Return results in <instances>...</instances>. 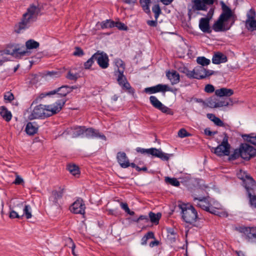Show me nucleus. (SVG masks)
Masks as SVG:
<instances>
[{
  "label": "nucleus",
  "mask_w": 256,
  "mask_h": 256,
  "mask_svg": "<svg viewBox=\"0 0 256 256\" xmlns=\"http://www.w3.org/2000/svg\"><path fill=\"white\" fill-rule=\"evenodd\" d=\"M152 11L154 13L155 19H158L161 13V9L158 4H154L152 8Z\"/></svg>",
  "instance_id": "47"
},
{
  "label": "nucleus",
  "mask_w": 256,
  "mask_h": 256,
  "mask_svg": "<svg viewBox=\"0 0 256 256\" xmlns=\"http://www.w3.org/2000/svg\"><path fill=\"white\" fill-rule=\"evenodd\" d=\"M4 98L6 100H8L9 102H11L14 99V96L12 93L10 92H8L4 94Z\"/></svg>",
  "instance_id": "59"
},
{
  "label": "nucleus",
  "mask_w": 256,
  "mask_h": 256,
  "mask_svg": "<svg viewBox=\"0 0 256 256\" xmlns=\"http://www.w3.org/2000/svg\"><path fill=\"white\" fill-rule=\"evenodd\" d=\"M74 130L72 136L74 138H77L84 134L85 126H74L71 128Z\"/></svg>",
  "instance_id": "29"
},
{
  "label": "nucleus",
  "mask_w": 256,
  "mask_h": 256,
  "mask_svg": "<svg viewBox=\"0 0 256 256\" xmlns=\"http://www.w3.org/2000/svg\"><path fill=\"white\" fill-rule=\"evenodd\" d=\"M166 76L172 85L180 82V74L176 70H172V72L168 71L166 72Z\"/></svg>",
  "instance_id": "25"
},
{
  "label": "nucleus",
  "mask_w": 256,
  "mask_h": 256,
  "mask_svg": "<svg viewBox=\"0 0 256 256\" xmlns=\"http://www.w3.org/2000/svg\"><path fill=\"white\" fill-rule=\"evenodd\" d=\"M67 100L66 98L58 100L54 104L53 106L52 105L38 104L34 108L28 118L30 120L44 119L51 116L60 111Z\"/></svg>",
  "instance_id": "2"
},
{
  "label": "nucleus",
  "mask_w": 256,
  "mask_h": 256,
  "mask_svg": "<svg viewBox=\"0 0 256 256\" xmlns=\"http://www.w3.org/2000/svg\"><path fill=\"white\" fill-rule=\"evenodd\" d=\"M165 182L167 184H170L172 186H178L180 185V182L175 178H170L166 176L164 179Z\"/></svg>",
  "instance_id": "38"
},
{
  "label": "nucleus",
  "mask_w": 256,
  "mask_h": 256,
  "mask_svg": "<svg viewBox=\"0 0 256 256\" xmlns=\"http://www.w3.org/2000/svg\"><path fill=\"white\" fill-rule=\"evenodd\" d=\"M148 216L152 222L158 224L159 222L160 219L162 217V214L160 212H158L156 214L152 212H150L148 214Z\"/></svg>",
  "instance_id": "30"
},
{
  "label": "nucleus",
  "mask_w": 256,
  "mask_h": 256,
  "mask_svg": "<svg viewBox=\"0 0 256 256\" xmlns=\"http://www.w3.org/2000/svg\"><path fill=\"white\" fill-rule=\"evenodd\" d=\"M40 9L38 6L34 4H30L28 8L27 11L22 16L21 22L14 27V32L17 34H20L22 30H24L28 28V24L34 18L38 15Z\"/></svg>",
  "instance_id": "5"
},
{
  "label": "nucleus",
  "mask_w": 256,
  "mask_h": 256,
  "mask_svg": "<svg viewBox=\"0 0 256 256\" xmlns=\"http://www.w3.org/2000/svg\"><path fill=\"white\" fill-rule=\"evenodd\" d=\"M84 134L88 138H99L102 140H106V138L103 134L100 133L99 130L92 128H86L85 126Z\"/></svg>",
  "instance_id": "15"
},
{
  "label": "nucleus",
  "mask_w": 256,
  "mask_h": 256,
  "mask_svg": "<svg viewBox=\"0 0 256 256\" xmlns=\"http://www.w3.org/2000/svg\"><path fill=\"white\" fill-rule=\"evenodd\" d=\"M70 94L68 88V85H63L53 90L50 94H56L58 97H65Z\"/></svg>",
  "instance_id": "21"
},
{
  "label": "nucleus",
  "mask_w": 256,
  "mask_h": 256,
  "mask_svg": "<svg viewBox=\"0 0 256 256\" xmlns=\"http://www.w3.org/2000/svg\"><path fill=\"white\" fill-rule=\"evenodd\" d=\"M234 92L232 89L226 88H222L218 89L215 91V94L220 97H229L234 94Z\"/></svg>",
  "instance_id": "23"
},
{
  "label": "nucleus",
  "mask_w": 256,
  "mask_h": 256,
  "mask_svg": "<svg viewBox=\"0 0 256 256\" xmlns=\"http://www.w3.org/2000/svg\"><path fill=\"white\" fill-rule=\"evenodd\" d=\"M254 134H244L242 136L244 139L248 142L256 146V135Z\"/></svg>",
  "instance_id": "36"
},
{
  "label": "nucleus",
  "mask_w": 256,
  "mask_h": 256,
  "mask_svg": "<svg viewBox=\"0 0 256 256\" xmlns=\"http://www.w3.org/2000/svg\"><path fill=\"white\" fill-rule=\"evenodd\" d=\"M145 220L146 222H148L149 220L148 218L146 216L140 215V216L136 218V220H134V222H138L140 220Z\"/></svg>",
  "instance_id": "61"
},
{
  "label": "nucleus",
  "mask_w": 256,
  "mask_h": 256,
  "mask_svg": "<svg viewBox=\"0 0 256 256\" xmlns=\"http://www.w3.org/2000/svg\"><path fill=\"white\" fill-rule=\"evenodd\" d=\"M116 65L118 67V68L120 69L121 70H124L125 68V64L124 62L122 60H119L116 62Z\"/></svg>",
  "instance_id": "63"
},
{
  "label": "nucleus",
  "mask_w": 256,
  "mask_h": 256,
  "mask_svg": "<svg viewBox=\"0 0 256 256\" xmlns=\"http://www.w3.org/2000/svg\"><path fill=\"white\" fill-rule=\"evenodd\" d=\"M210 197L209 196H202L198 197H194V200H198L196 206L203 210L208 212L212 214L218 216L220 212L217 209L214 207L210 201Z\"/></svg>",
  "instance_id": "7"
},
{
  "label": "nucleus",
  "mask_w": 256,
  "mask_h": 256,
  "mask_svg": "<svg viewBox=\"0 0 256 256\" xmlns=\"http://www.w3.org/2000/svg\"><path fill=\"white\" fill-rule=\"evenodd\" d=\"M204 91L208 93H212L214 92V87L210 84H208L205 86Z\"/></svg>",
  "instance_id": "56"
},
{
  "label": "nucleus",
  "mask_w": 256,
  "mask_h": 256,
  "mask_svg": "<svg viewBox=\"0 0 256 256\" xmlns=\"http://www.w3.org/2000/svg\"><path fill=\"white\" fill-rule=\"evenodd\" d=\"M218 98L216 96L209 98L207 100L208 106L211 108H216Z\"/></svg>",
  "instance_id": "39"
},
{
  "label": "nucleus",
  "mask_w": 256,
  "mask_h": 256,
  "mask_svg": "<svg viewBox=\"0 0 256 256\" xmlns=\"http://www.w3.org/2000/svg\"><path fill=\"white\" fill-rule=\"evenodd\" d=\"M178 206L181 210L180 213L183 221L192 226L198 227L196 223L200 218L194 206L190 204L181 203L178 204Z\"/></svg>",
  "instance_id": "4"
},
{
  "label": "nucleus",
  "mask_w": 256,
  "mask_h": 256,
  "mask_svg": "<svg viewBox=\"0 0 256 256\" xmlns=\"http://www.w3.org/2000/svg\"><path fill=\"white\" fill-rule=\"evenodd\" d=\"M94 60H96L99 66L102 69L106 68L109 66V58L108 54L103 51L98 50L94 54Z\"/></svg>",
  "instance_id": "10"
},
{
  "label": "nucleus",
  "mask_w": 256,
  "mask_h": 256,
  "mask_svg": "<svg viewBox=\"0 0 256 256\" xmlns=\"http://www.w3.org/2000/svg\"><path fill=\"white\" fill-rule=\"evenodd\" d=\"M116 159L122 168H127L129 166V160L124 152H118Z\"/></svg>",
  "instance_id": "18"
},
{
  "label": "nucleus",
  "mask_w": 256,
  "mask_h": 256,
  "mask_svg": "<svg viewBox=\"0 0 256 256\" xmlns=\"http://www.w3.org/2000/svg\"><path fill=\"white\" fill-rule=\"evenodd\" d=\"M66 169L73 176H76L77 175H79L80 174L79 168L76 164H68L67 166Z\"/></svg>",
  "instance_id": "33"
},
{
  "label": "nucleus",
  "mask_w": 256,
  "mask_h": 256,
  "mask_svg": "<svg viewBox=\"0 0 256 256\" xmlns=\"http://www.w3.org/2000/svg\"><path fill=\"white\" fill-rule=\"evenodd\" d=\"M120 86L123 90L127 91L129 94H133L134 93V89L130 86L128 80Z\"/></svg>",
  "instance_id": "40"
},
{
  "label": "nucleus",
  "mask_w": 256,
  "mask_h": 256,
  "mask_svg": "<svg viewBox=\"0 0 256 256\" xmlns=\"http://www.w3.org/2000/svg\"><path fill=\"white\" fill-rule=\"evenodd\" d=\"M214 10H215L214 6H212L210 8V10L207 14V15L205 18H208V19H210V20L212 18V17L214 15Z\"/></svg>",
  "instance_id": "58"
},
{
  "label": "nucleus",
  "mask_w": 256,
  "mask_h": 256,
  "mask_svg": "<svg viewBox=\"0 0 256 256\" xmlns=\"http://www.w3.org/2000/svg\"><path fill=\"white\" fill-rule=\"evenodd\" d=\"M9 213H10L9 214V218L11 219H14L15 218L22 219L24 216V214H22L21 216L19 215L18 212H16L15 210L12 209L11 208H10V210Z\"/></svg>",
  "instance_id": "45"
},
{
  "label": "nucleus",
  "mask_w": 256,
  "mask_h": 256,
  "mask_svg": "<svg viewBox=\"0 0 256 256\" xmlns=\"http://www.w3.org/2000/svg\"><path fill=\"white\" fill-rule=\"evenodd\" d=\"M196 62L200 65V66L204 67L208 66L210 64V61L204 56H198L196 58Z\"/></svg>",
  "instance_id": "37"
},
{
  "label": "nucleus",
  "mask_w": 256,
  "mask_h": 256,
  "mask_svg": "<svg viewBox=\"0 0 256 256\" xmlns=\"http://www.w3.org/2000/svg\"><path fill=\"white\" fill-rule=\"evenodd\" d=\"M249 198V204L251 207L256 208V195L254 190L247 192Z\"/></svg>",
  "instance_id": "32"
},
{
  "label": "nucleus",
  "mask_w": 256,
  "mask_h": 256,
  "mask_svg": "<svg viewBox=\"0 0 256 256\" xmlns=\"http://www.w3.org/2000/svg\"><path fill=\"white\" fill-rule=\"evenodd\" d=\"M153 149L154 148L146 149L140 147H138L136 148V150L138 153H140L142 154H147L152 156V154L153 153Z\"/></svg>",
  "instance_id": "42"
},
{
  "label": "nucleus",
  "mask_w": 256,
  "mask_h": 256,
  "mask_svg": "<svg viewBox=\"0 0 256 256\" xmlns=\"http://www.w3.org/2000/svg\"><path fill=\"white\" fill-rule=\"evenodd\" d=\"M240 148L242 150V158L244 160H248L256 156V149L252 146L244 143L240 145Z\"/></svg>",
  "instance_id": "9"
},
{
  "label": "nucleus",
  "mask_w": 256,
  "mask_h": 256,
  "mask_svg": "<svg viewBox=\"0 0 256 256\" xmlns=\"http://www.w3.org/2000/svg\"><path fill=\"white\" fill-rule=\"evenodd\" d=\"M14 46V44H10L7 46V48L4 50L2 51H0V52L2 53V54H10L12 56H14V54L13 53V50L12 52H11L10 50L8 49V48H12Z\"/></svg>",
  "instance_id": "50"
},
{
  "label": "nucleus",
  "mask_w": 256,
  "mask_h": 256,
  "mask_svg": "<svg viewBox=\"0 0 256 256\" xmlns=\"http://www.w3.org/2000/svg\"><path fill=\"white\" fill-rule=\"evenodd\" d=\"M215 120L214 122V124L218 126H224L225 124L219 118H217L216 119H214Z\"/></svg>",
  "instance_id": "62"
},
{
  "label": "nucleus",
  "mask_w": 256,
  "mask_h": 256,
  "mask_svg": "<svg viewBox=\"0 0 256 256\" xmlns=\"http://www.w3.org/2000/svg\"><path fill=\"white\" fill-rule=\"evenodd\" d=\"M75 50L73 53V55L76 56H82L84 54V52L82 49L78 46H76L75 48Z\"/></svg>",
  "instance_id": "52"
},
{
  "label": "nucleus",
  "mask_w": 256,
  "mask_h": 256,
  "mask_svg": "<svg viewBox=\"0 0 256 256\" xmlns=\"http://www.w3.org/2000/svg\"><path fill=\"white\" fill-rule=\"evenodd\" d=\"M182 72L183 73L185 74L186 76L188 78H189L190 79L194 78V70H190L188 68H184Z\"/></svg>",
  "instance_id": "48"
},
{
  "label": "nucleus",
  "mask_w": 256,
  "mask_h": 256,
  "mask_svg": "<svg viewBox=\"0 0 256 256\" xmlns=\"http://www.w3.org/2000/svg\"><path fill=\"white\" fill-rule=\"evenodd\" d=\"M51 93V91L49 92H46V93H42L41 94L40 96L37 98L35 100H34L32 102V104L36 102H37V101H38V100H41L42 99L46 97V96H52V95H53L52 94H49Z\"/></svg>",
  "instance_id": "57"
},
{
  "label": "nucleus",
  "mask_w": 256,
  "mask_h": 256,
  "mask_svg": "<svg viewBox=\"0 0 256 256\" xmlns=\"http://www.w3.org/2000/svg\"><path fill=\"white\" fill-rule=\"evenodd\" d=\"M167 232H168V236H177V234L175 232V230L173 228H167Z\"/></svg>",
  "instance_id": "64"
},
{
  "label": "nucleus",
  "mask_w": 256,
  "mask_h": 256,
  "mask_svg": "<svg viewBox=\"0 0 256 256\" xmlns=\"http://www.w3.org/2000/svg\"><path fill=\"white\" fill-rule=\"evenodd\" d=\"M248 175L249 174L247 172L242 170H240V172L237 174L238 178L242 180V182H243L244 180L248 176Z\"/></svg>",
  "instance_id": "54"
},
{
  "label": "nucleus",
  "mask_w": 256,
  "mask_h": 256,
  "mask_svg": "<svg viewBox=\"0 0 256 256\" xmlns=\"http://www.w3.org/2000/svg\"><path fill=\"white\" fill-rule=\"evenodd\" d=\"M216 0H192V4L188 6V15L189 20L192 18L194 14H199L198 11H207L208 6L213 5Z\"/></svg>",
  "instance_id": "6"
},
{
  "label": "nucleus",
  "mask_w": 256,
  "mask_h": 256,
  "mask_svg": "<svg viewBox=\"0 0 256 256\" xmlns=\"http://www.w3.org/2000/svg\"><path fill=\"white\" fill-rule=\"evenodd\" d=\"M0 114L2 118L6 121L10 122L12 118V114L10 111L8 110L4 106L0 107Z\"/></svg>",
  "instance_id": "26"
},
{
  "label": "nucleus",
  "mask_w": 256,
  "mask_h": 256,
  "mask_svg": "<svg viewBox=\"0 0 256 256\" xmlns=\"http://www.w3.org/2000/svg\"><path fill=\"white\" fill-rule=\"evenodd\" d=\"M256 12L254 10L250 9L249 13L247 14V20L246 24L248 30L252 31L256 30V20H254Z\"/></svg>",
  "instance_id": "16"
},
{
  "label": "nucleus",
  "mask_w": 256,
  "mask_h": 256,
  "mask_svg": "<svg viewBox=\"0 0 256 256\" xmlns=\"http://www.w3.org/2000/svg\"><path fill=\"white\" fill-rule=\"evenodd\" d=\"M13 183L16 185L22 184L24 183V181L20 176L18 175Z\"/></svg>",
  "instance_id": "60"
},
{
  "label": "nucleus",
  "mask_w": 256,
  "mask_h": 256,
  "mask_svg": "<svg viewBox=\"0 0 256 256\" xmlns=\"http://www.w3.org/2000/svg\"><path fill=\"white\" fill-rule=\"evenodd\" d=\"M140 2L144 10L150 12V4L151 2L150 0H140Z\"/></svg>",
  "instance_id": "46"
},
{
  "label": "nucleus",
  "mask_w": 256,
  "mask_h": 256,
  "mask_svg": "<svg viewBox=\"0 0 256 256\" xmlns=\"http://www.w3.org/2000/svg\"><path fill=\"white\" fill-rule=\"evenodd\" d=\"M224 137L222 143L216 148H212L211 150L212 152L218 156H229L228 160H236L240 157L242 158V150L240 146L238 148L235 149L234 152L230 155V145L228 142V136L226 132H224Z\"/></svg>",
  "instance_id": "3"
},
{
  "label": "nucleus",
  "mask_w": 256,
  "mask_h": 256,
  "mask_svg": "<svg viewBox=\"0 0 256 256\" xmlns=\"http://www.w3.org/2000/svg\"><path fill=\"white\" fill-rule=\"evenodd\" d=\"M150 102L152 106L156 109L160 110L162 112L166 114L172 116L174 114L173 110L170 108L163 104L156 96H151L150 98Z\"/></svg>",
  "instance_id": "8"
},
{
  "label": "nucleus",
  "mask_w": 256,
  "mask_h": 256,
  "mask_svg": "<svg viewBox=\"0 0 256 256\" xmlns=\"http://www.w3.org/2000/svg\"><path fill=\"white\" fill-rule=\"evenodd\" d=\"M100 26L101 29L112 28H114V20L110 19L106 20L102 22H98L96 24V26Z\"/></svg>",
  "instance_id": "27"
},
{
  "label": "nucleus",
  "mask_w": 256,
  "mask_h": 256,
  "mask_svg": "<svg viewBox=\"0 0 256 256\" xmlns=\"http://www.w3.org/2000/svg\"><path fill=\"white\" fill-rule=\"evenodd\" d=\"M116 72L118 73L117 81L118 84L120 86L127 81L126 78L124 74V70L118 68Z\"/></svg>",
  "instance_id": "31"
},
{
  "label": "nucleus",
  "mask_w": 256,
  "mask_h": 256,
  "mask_svg": "<svg viewBox=\"0 0 256 256\" xmlns=\"http://www.w3.org/2000/svg\"><path fill=\"white\" fill-rule=\"evenodd\" d=\"M66 78L70 80H76L78 77L76 74H72L69 71L66 76Z\"/></svg>",
  "instance_id": "55"
},
{
  "label": "nucleus",
  "mask_w": 256,
  "mask_h": 256,
  "mask_svg": "<svg viewBox=\"0 0 256 256\" xmlns=\"http://www.w3.org/2000/svg\"><path fill=\"white\" fill-rule=\"evenodd\" d=\"M85 209V204L82 198H78L70 207V212L76 214H84Z\"/></svg>",
  "instance_id": "12"
},
{
  "label": "nucleus",
  "mask_w": 256,
  "mask_h": 256,
  "mask_svg": "<svg viewBox=\"0 0 256 256\" xmlns=\"http://www.w3.org/2000/svg\"><path fill=\"white\" fill-rule=\"evenodd\" d=\"M38 128L39 126L36 122H28L26 125L25 131L29 136H32L38 132Z\"/></svg>",
  "instance_id": "20"
},
{
  "label": "nucleus",
  "mask_w": 256,
  "mask_h": 256,
  "mask_svg": "<svg viewBox=\"0 0 256 256\" xmlns=\"http://www.w3.org/2000/svg\"><path fill=\"white\" fill-rule=\"evenodd\" d=\"M94 54L92 55L91 58H90L84 64V69L86 70H90L94 63Z\"/></svg>",
  "instance_id": "44"
},
{
  "label": "nucleus",
  "mask_w": 256,
  "mask_h": 256,
  "mask_svg": "<svg viewBox=\"0 0 256 256\" xmlns=\"http://www.w3.org/2000/svg\"><path fill=\"white\" fill-rule=\"evenodd\" d=\"M65 245L70 248H75L76 245L72 238L70 237L66 238L64 239Z\"/></svg>",
  "instance_id": "49"
},
{
  "label": "nucleus",
  "mask_w": 256,
  "mask_h": 256,
  "mask_svg": "<svg viewBox=\"0 0 256 256\" xmlns=\"http://www.w3.org/2000/svg\"><path fill=\"white\" fill-rule=\"evenodd\" d=\"M25 48L24 46L23 45L21 46H20L19 44H17L14 46V48L13 49V53L14 55L16 54V56H26L28 52L26 50H24Z\"/></svg>",
  "instance_id": "28"
},
{
  "label": "nucleus",
  "mask_w": 256,
  "mask_h": 256,
  "mask_svg": "<svg viewBox=\"0 0 256 256\" xmlns=\"http://www.w3.org/2000/svg\"><path fill=\"white\" fill-rule=\"evenodd\" d=\"M194 78L197 80H202L212 76L215 74V72L212 70L206 69L202 66H197L194 68Z\"/></svg>",
  "instance_id": "11"
},
{
  "label": "nucleus",
  "mask_w": 256,
  "mask_h": 256,
  "mask_svg": "<svg viewBox=\"0 0 256 256\" xmlns=\"http://www.w3.org/2000/svg\"><path fill=\"white\" fill-rule=\"evenodd\" d=\"M178 136L181 138H184L191 136V134L188 132L186 129L182 128L178 132Z\"/></svg>",
  "instance_id": "51"
},
{
  "label": "nucleus",
  "mask_w": 256,
  "mask_h": 256,
  "mask_svg": "<svg viewBox=\"0 0 256 256\" xmlns=\"http://www.w3.org/2000/svg\"><path fill=\"white\" fill-rule=\"evenodd\" d=\"M240 232L246 236L248 242L256 243V227H240Z\"/></svg>",
  "instance_id": "14"
},
{
  "label": "nucleus",
  "mask_w": 256,
  "mask_h": 256,
  "mask_svg": "<svg viewBox=\"0 0 256 256\" xmlns=\"http://www.w3.org/2000/svg\"><path fill=\"white\" fill-rule=\"evenodd\" d=\"M166 92H172V90L168 85L162 84H158L155 86L146 88L144 90V92L148 94L160 92L164 93Z\"/></svg>",
  "instance_id": "13"
},
{
  "label": "nucleus",
  "mask_w": 256,
  "mask_h": 256,
  "mask_svg": "<svg viewBox=\"0 0 256 256\" xmlns=\"http://www.w3.org/2000/svg\"><path fill=\"white\" fill-rule=\"evenodd\" d=\"M228 61L226 56L220 52H216L212 56V62L214 64H218Z\"/></svg>",
  "instance_id": "22"
},
{
  "label": "nucleus",
  "mask_w": 256,
  "mask_h": 256,
  "mask_svg": "<svg viewBox=\"0 0 256 256\" xmlns=\"http://www.w3.org/2000/svg\"><path fill=\"white\" fill-rule=\"evenodd\" d=\"M31 208L29 205H24L23 208V214L25 215L27 219H29L32 218V215L30 212Z\"/></svg>",
  "instance_id": "43"
},
{
  "label": "nucleus",
  "mask_w": 256,
  "mask_h": 256,
  "mask_svg": "<svg viewBox=\"0 0 256 256\" xmlns=\"http://www.w3.org/2000/svg\"><path fill=\"white\" fill-rule=\"evenodd\" d=\"M64 190V188H62L60 191L54 190L52 191V194L49 198L50 201L52 202V204L57 208L60 207L58 200L62 198Z\"/></svg>",
  "instance_id": "17"
},
{
  "label": "nucleus",
  "mask_w": 256,
  "mask_h": 256,
  "mask_svg": "<svg viewBox=\"0 0 256 256\" xmlns=\"http://www.w3.org/2000/svg\"><path fill=\"white\" fill-rule=\"evenodd\" d=\"M222 12L212 27L210 24V19L202 18L199 20L200 29L204 33L210 34L213 30L216 32H226L234 24L236 16L232 9L224 2H220Z\"/></svg>",
  "instance_id": "1"
},
{
  "label": "nucleus",
  "mask_w": 256,
  "mask_h": 256,
  "mask_svg": "<svg viewBox=\"0 0 256 256\" xmlns=\"http://www.w3.org/2000/svg\"><path fill=\"white\" fill-rule=\"evenodd\" d=\"M242 186L245 188L247 192L254 190L256 188V182L253 178L248 175L242 182Z\"/></svg>",
  "instance_id": "19"
},
{
  "label": "nucleus",
  "mask_w": 256,
  "mask_h": 256,
  "mask_svg": "<svg viewBox=\"0 0 256 256\" xmlns=\"http://www.w3.org/2000/svg\"><path fill=\"white\" fill-rule=\"evenodd\" d=\"M114 27L117 28L120 30H128V27L123 22H114Z\"/></svg>",
  "instance_id": "41"
},
{
  "label": "nucleus",
  "mask_w": 256,
  "mask_h": 256,
  "mask_svg": "<svg viewBox=\"0 0 256 256\" xmlns=\"http://www.w3.org/2000/svg\"><path fill=\"white\" fill-rule=\"evenodd\" d=\"M40 46L38 42L34 40L30 39L26 42V47L28 50H31L38 48Z\"/></svg>",
  "instance_id": "35"
},
{
  "label": "nucleus",
  "mask_w": 256,
  "mask_h": 256,
  "mask_svg": "<svg viewBox=\"0 0 256 256\" xmlns=\"http://www.w3.org/2000/svg\"><path fill=\"white\" fill-rule=\"evenodd\" d=\"M230 99V98H222L221 99H218L216 102V108L222 107L224 106H228L230 104V102H232Z\"/></svg>",
  "instance_id": "34"
},
{
  "label": "nucleus",
  "mask_w": 256,
  "mask_h": 256,
  "mask_svg": "<svg viewBox=\"0 0 256 256\" xmlns=\"http://www.w3.org/2000/svg\"><path fill=\"white\" fill-rule=\"evenodd\" d=\"M46 75L51 77L58 78L61 76V72L60 70L48 71L47 72Z\"/></svg>",
  "instance_id": "53"
},
{
  "label": "nucleus",
  "mask_w": 256,
  "mask_h": 256,
  "mask_svg": "<svg viewBox=\"0 0 256 256\" xmlns=\"http://www.w3.org/2000/svg\"><path fill=\"white\" fill-rule=\"evenodd\" d=\"M172 155V154H166L162 152L160 149L156 148H154L153 153L152 154V156L158 158L164 161H168Z\"/></svg>",
  "instance_id": "24"
}]
</instances>
